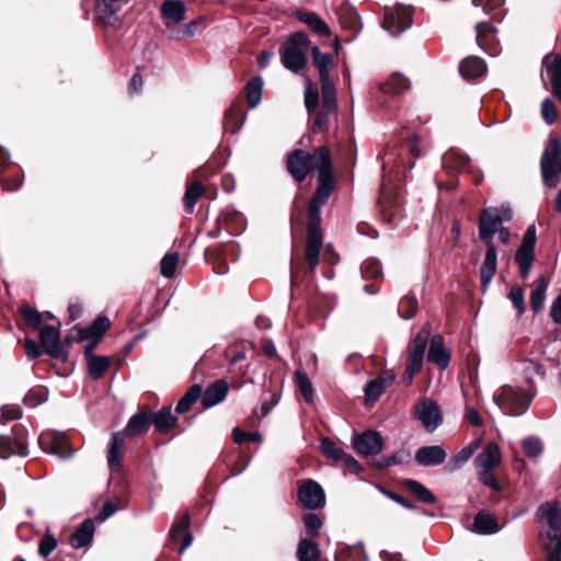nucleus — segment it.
<instances>
[{
	"instance_id": "1",
	"label": "nucleus",
	"mask_w": 561,
	"mask_h": 561,
	"mask_svg": "<svg viewBox=\"0 0 561 561\" xmlns=\"http://www.w3.org/2000/svg\"><path fill=\"white\" fill-rule=\"evenodd\" d=\"M330 152L327 147H319L312 153L301 149L291 151L287 158V170L297 181L302 182L313 169L321 172L330 167Z\"/></svg>"
},
{
	"instance_id": "2",
	"label": "nucleus",
	"mask_w": 561,
	"mask_h": 561,
	"mask_svg": "<svg viewBox=\"0 0 561 561\" xmlns=\"http://www.w3.org/2000/svg\"><path fill=\"white\" fill-rule=\"evenodd\" d=\"M309 43L307 34L296 32L283 44L279 54L286 69L297 73L306 67Z\"/></svg>"
},
{
	"instance_id": "3",
	"label": "nucleus",
	"mask_w": 561,
	"mask_h": 561,
	"mask_svg": "<svg viewBox=\"0 0 561 561\" xmlns=\"http://www.w3.org/2000/svg\"><path fill=\"white\" fill-rule=\"evenodd\" d=\"M540 169L545 185L556 187L561 175V140L558 135H550L549 145L541 156Z\"/></svg>"
},
{
	"instance_id": "4",
	"label": "nucleus",
	"mask_w": 561,
	"mask_h": 561,
	"mask_svg": "<svg viewBox=\"0 0 561 561\" xmlns=\"http://www.w3.org/2000/svg\"><path fill=\"white\" fill-rule=\"evenodd\" d=\"M513 210L508 205L501 207H489L483 209L479 219V238L484 244H494V234L500 230L503 222L510 221Z\"/></svg>"
},
{
	"instance_id": "5",
	"label": "nucleus",
	"mask_w": 561,
	"mask_h": 561,
	"mask_svg": "<svg viewBox=\"0 0 561 561\" xmlns=\"http://www.w3.org/2000/svg\"><path fill=\"white\" fill-rule=\"evenodd\" d=\"M533 396L513 388L511 386H503L499 393L494 394V403L508 415H522L530 407Z\"/></svg>"
},
{
	"instance_id": "6",
	"label": "nucleus",
	"mask_w": 561,
	"mask_h": 561,
	"mask_svg": "<svg viewBox=\"0 0 561 561\" xmlns=\"http://www.w3.org/2000/svg\"><path fill=\"white\" fill-rule=\"evenodd\" d=\"M334 187L332 164L318 174V187L308 204V221L321 222V206L327 203Z\"/></svg>"
},
{
	"instance_id": "7",
	"label": "nucleus",
	"mask_w": 561,
	"mask_h": 561,
	"mask_svg": "<svg viewBox=\"0 0 561 561\" xmlns=\"http://www.w3.org/2000/svg\"><path fill=\"white\" fill-rule=\"evenodd\" d=\"M412 7L397 4L387 11L382 27L391 35L398 36L412 26Z\"/></svg>"
},
{
	"instance_id": "8",
	"label": "nucleus",
	"mask_w": 561,
	"mask_h": 561,
	"mask_svg": "<svg viewBox=\"0 0 561 561\" xmlns=\"http://www.w3.org/2000/svg\"><path fill=\"white\" fill-rule=\"evenodd\" d=\"M311 55L321 82V96L330 103V99L332 100V91H336L329 76L330 69L334 64L333 56L331 54H323L318 46L311 48Z\"/></svg>"
},
{
	"instance_id": "9",
	"label": "nucleus",
	"mask_w": 561,
	"mask_h": 561,
	"mask_svg": "<svg viewBox=\"0 0 561 561\" xmlns=\"http://www.w3.org/2000/svg\"><path fill=\"white\" fill-rule=\"evenodd\" d=\"M38 444L44 451L60 458H69L75 453L68 437L61 432L48 431L42 433L38 437Z\"/></svg>"
},
{
	"instance_id": "10",
	"label": "nucleus",
	"mask_w": 561,
	"mask_h": 561,
	"mask_svg": "<svg viewBox=\"0 0 561 561\" xmlns=\"http://www.w3.org/2000/svg\"><path fill=\"white\" fill-rule=\"evenodd\" d=\"M415 416L428 433L434 432L443 422V414L438 404L428 398H424L416 403Z\"/></svg>"
},
{
	"instance_id": "11",
	"label": "nucleus",
	"mask_w": 561,
	"mask_h": 561,
	"mask_svg": "<svg viewBox=\"0 0 561 561\" xmlns=\"http://www.w3.org/2000/svg\"><path fill=\"white\" fill-rule=\"evenodd\" d=\"M323 244V233L320 224L308 221L306 261L309 270L313 273L319 264L320 251Z\"/></svg>"
},
{
	"instance_id": "12",
	"label": "nucleus",
	"mask_w": 561,
	"mask_h": 561,
	"mask_svg": "<svg viewBox=\"0 0 561 561\" xmlns=\"http://www.w3.org/2000/svg\"><path fill=\"white\" fill-rule=\"evenodd\" d=\"M353 447L365 457L375 456L381 453L383 439L378 432L368 430L353 437Z\"/></svg>"
},
{
	"instance_id": "13",
	"label": "nucleus",
	"mask_w": 561,
	"mask_h": 561,
	"mask_svg": "<svg viewBox=\"0 0 561 561\" xmlns=\"http://www.w3.org/2000/svg\"><path fill=\"white\" fill-rule=\"evenodd\" d=\"M41 344L45 352L53 358L67 359V354L60 344L59 329L54 325H44L39 330Z\"/></svg>"
},
{
	"instance_id": "14",
	"label": "nucleus",
	"mask_w": 561,
	"mask_h": 561,
	"mask_svg": "<svg viewBox=\"0 0 561 561\" xmlns=\"http://www.w3.org/2000/svg\"><path fill=\"white\" fill-rule=\"evenodd\" d=\"M298 497L302 505L309 510L322 507L325 503L323 489L313 480H308L299 486Z\"/></svg>"
},
{
	"instance_id": "15",
	"label": "nucleus",
	"mask_w": 561,
	"mask_h": 561,
	"mask_svg": "<svg viewBox=\"0 0 561 561\" xmlns=\"http://www.w3.org/2000/svg\"><path fill=\"white\" fill-rule=\"evenodd\" d=\"M548 78L554 95L561 102V55L548 54L542 59L541 78Z\"/></svg>"
},
{
	"instance_id": "16",
	"label": "nucleus",
	"mask_w": 561,
	"mask_h": 561,
	"mask_svg": "<svg viewBox=\"0 0 561 561\" xmlns=\"http://www.w3.org/2000/svg\"><path fill=\"white\" fill-rule=\"evenodd\" d=\"M486 251L480 267L481 289L485 293L497 270V251L495 244H485Z\"/></svg>"
},
{
	"instance_id": "17",
	"label": "nucleus",
	"mask_w": 561,
	"mask_h": 561,
	"mask_svg": "<svg viewBox=\"0 0 561 561\" xmlns=\"http://www.w3.org/2000/svg\"><path fill=\"white\" fill-rule=\"evenodd\" d=\"M186 7L182 0H164L161 4V15L168 28L185 19Z\"/></svg>"
},
{
	"instance_id": "18",
	"label": "nucleus",
	"mask_w": 561,
	"mask_h": 561,
	"mask_svg": "<svg viewBox=\"0 0 561 561\" xmlns=\"http://www.w3.org/2000/svg\"><path fill=\"white\" fill-rule=\"evenodd\" d=\"M394 379L396 374L393 371L385 370L377 378L370 380L364 389L366 400L370 402L377 401Z\"/></svg>"
},
{
	"instance_id": "19",
	"label": "nucleus",
	"mask_w": 561,
	"mask_h": 561,
	"mask_svg": "<svg viewBox=\"0 0 561 561\" xmlns=\"http://www.w3.org/2000/svg\"><path fill=\"white\" fill-rule=\"evenodd\" d=\"M501 459V451L497 444L490 442L474 459L477 471L494 470L500 465Z\"/></svg>"
},
{
	"instance_id": "20",
	"label": "nucleus",
	"mask_w": 561,
	"mask_h": 561,
	"mask_svg": "<svg viewBox=\"0 0 561 561\" xmlns=\"http://www.w3.org/2000/svg\"><path fill=\"white\" fill-rule=\"evenodd\" d=\"M446 450L440 445L424 446L416 450L415 460L421 466H438L446 460Z\"/></svg>"
},
{
	"instance_id": "21",
	"label": "nucleus",
	"mask_w": 561,
	"mask_h": 561,
	"mask_svg": "<svg viewBox=\"0 0 561 561\" xmlns=\"http://www.w3.org/2000/svg\"><path fill=\"white\" fill-rule=\"evenodd\" d=\"M228 391L229 386L227 381L219 379L213 382L206 388L202 397V405L205 409H209L217 405L218 403L222 402L226 399Z\"/></svg>"
},
{
	"instance_id": "22",
	"label": "nucleus",
	"mask_w": 561,
	"mask_h": 561,
	"mask_svg": "<svg viewBox=\"0 0 561 561\" xmlns=\"http://www.w3.org/2000/svg\"><path fill=\"white\" fill-rule=\"evenodd\" d=\"M124 446L125 433H114L107 451V463L111 471H118L122 468Z\"/></svg>"
},
{
	"instance_id": "23",
	"label": "nucleus",
	"mask_w": 561,
	"mask_h": 561,
	"mask_svg": "<svg viewBox=\"0 0 561 561\" xmlns=\"http://www.w3.org/2000/svg\"><path fill=\"white\" fill-rule=\"evenodd\" d=\"M428 362L437 365L440 369H446L450 362V354L444 346V339L440 334L432 337L427 354Z\"/></svg>"
},
{
	"instance_id": "24",
	"label": "nucleus",
	"mask_w": 561,
	"mask_h": 561,
	"mask_svg": "<svg viewBox=\"0 0 561 561\" xmlns=\"http://www.w3.org/2000/svg\"><path fill=\"white\" fill-rule=\"evenodd\" d=\"M330 103L322 96V107L321 111L316 115L312 131L313 133H322L328 129L330 119L329 116L335 114L337 112L336 104V91H332V100L330 99Z\"/></svg>"
},
{
	"instance_id": "25",
	"label": "nucleus",
	"mask_w": 561,
	"mask_h": 561,
	"mask_svg": "<svg viewBox=\"0 0 561 561\" xmlns=\"http://www.w3.org/2000/svg\"><path fill=\"white\" fill-rule=\"evenodd\" d=\"M14 455L20 457L28 455V448L25 443L10 435H0V458L8 459Z\"/></svg>"
},
{
	"instance_id": "26",
	"label": "nucleus",
	"mask_w": 561,
	"mask_h": 561,
	"mask_svg": "<svg viewBox=\"0 0 561 561\" xmlns=\"http://www.w3.org/2000/svg\"><path fill=\"white\" fill-rule=\"evenodd\" d=\"M537 516L539 520L546 522L553 533L561 530V507L558 503H542Z\"/></svg>"
},
{
	"instance_id": "27",
	"label": "nucleus",
	"mask_w": 561,
	"mask_h": 561,
	"mask_svg": "<svg viewBox=\"0 0 561 561\" xmlns=\"http://www.w3.org/2000/svg\"><path fill=\"white\" fill-rule=\"evenodd\" d=\"M469 162V157L454 149L448 150L442 157V165L448 173L463 172L466 170L471 171Z\"/></svg>"
},
{
	"instance_id": "28",
	"label": "nucleus",
	"mask_w": 561,
	"mask_h": 561,
	"mask_svg": "<svg viewBox=\"0 0 561 561\" xmlns=\"http://www.w3.org/2000/svg\"><path fill=\"white\" fill-rule=\"evenodd\" d=\"M336 15L343 28L351 30L355 34L362 28L360 16L354 7L343 3L336 9Z\"/></svg>"
},
{
	"instance_id": "29",
	"label": "nucleus",
	"mask_w": 561,
	"mask_h": 561,
	"mask_svg": "<svg viewBox=\"0 0 561 561\" xmlns=\"http://www.w3.org/2000/svg\"><path fill=\"white\" fill-rule=\"evenodd\" d=\"M297 19L305 23L316 35L327 36L331 35L329 25L317 13L298 10L296 12Z\"/></svg>"
},
{
	"instance_id": "30",
	"label": "nucleus",
	"mask_w": 561,
	"mask_h": 561,
	"mask_svg": "<svg viewBox=\"0 0 561 561\" xmlns=\"http://www.w3.org/2000/svg\"><path fill=\"white\" fill-rule=\"evenodd\" d=\"M95 531L94 522L91 518L85 519L71 535L70 545L76 549L89 546L92 542Z\"/></svg>"
},
{
	"instance_id": "31",
	"label": "nucleus",
	"mask_w": 561,
	"mask_h": 561,
	"mask_svg": "<svg viewBox=\"0 0 561 561\" xmlns=\"http://www.w3.org/2000/svg\"><path fill=\"white\" fill-rule=\"evenodd\" d=\"M188 527H190V516L184 515L174 522V524L172 525V527L169 531L170 539H172L174 541H176L180 538L181 534L184 533V538H183L182 545L179 549L180 554L184 553V551L193 542V536L191 533L187 531Z\"/></svg>"
},
{
	"instance_id": "32",
	"label": "nucleus",
	"mask_w": 561,
	"mask_h": 561,
	"mask_svg": "<svg viewBox=\"0 0 561 561\" xmlns=\"http://www.w3.org/2000/svg\"><path fill=\"white\" fill-rule=\"evenodd\" d=\"M151 423V413L139 412L128 420L127 425L122 432L125 433V437L138 436L140 434L146 433Z\"/></svg>"
},
{
	"instance_id": "33",
	"label": "nucleus",
	"mask_w": 561,
	"mask_h": 561,
	"mask_svg": "<svg viewBox=\"0 0 561 561\" xmlns=\"http://www.w3.org/2000/svg\"><path fill=\"white\" fill-rule=\"evenodd\" d=\"M535 251L528 245H520L515 254V262L519 267V275L522 279H527L534 263Z\"/></svg>"
},
{
	"instance_id": "34",
	"label": "nucleus",
	"mask_w": 561,
	"mask_h": 561,
	"mask_svg": "<svg viewBox=\"0 0 561 561\" xmlns=\"http://www.w3.org/2000/svg\"><path fill=\"white\" fill-rule=\"evenodd\" d=\"M151 422L157 431L167 433L178 423V417L172 414L171 407H164L157 413H151Z\"/></svg>"
},
{
	"instance_id": "35",
	"label": "nucleus",
	"mask_w": 561,
	"mask_h": 561,
	"mask_svg": "<svg viewBox=\"0 0 561 561\" xmlns=\"http://www.w3.org/2000/svg\"><path fill=\"white\" fill-rule=\"evenodd\" d=\"M500 527L495 517L484 511H480L473 522V530L481 535H491L497 533Z\"/></svg>"
},
{
	"instance_id": "36",
	"label": "nucleus",
	"mask_w": 561,
	"mask_h": 561,
	"mask_svg": "<svg viewBox=\"0 0 561 561\" xmlns=\"http://www.w3.org/2000/svg\"><path fill=\"white\" fill-rule=\"evenodd\" d=\"M459 70L465 78L473 79L482 76L486 66L484 60L479 57H468L460 62Z\"/></svg>"
},
{
	"instance_id": "37",
	"label": "nucleus",
	"mask_w": 561,
	"mask_h": 561,
	"mask_svg": "<svg viewBox=\"0 0 561 561\" xmlns=\"http://www.w3.org/2000/svg\"><path fill=\"white\" fill-rule=\"evenodd\" d=\"M402 485L411 493H413L423 503L435 504L437 502V497L435 496V494L424 484L416 480L405 479L402 481Z\"/></svg>"
},
{
	"instance_id": "38",
	"label": "nucleus",
	"mask_w": 561,
	"mask_h": 561,
	"mask_svg": "<svg viewBox=\"0 0 561 561\" xmlns=\"http://www.w3.org/2000/svg\"><path fill=\"white\" fill-rule=\"evenodd\" d=\"M111 327V321L107 317L99 316L91 325L79 330V339L85 340L88 337H102L106 330Z\"/></svg>"
},
{
	"instance_id": "39",
	"label": "nucleus",
	"mask_w": 561,
	"mask_h": 561,
	"mask_svg": "<svg viewBox=\"0 0 561 561\" xmlns=\"http://www.w3.org/2000/svg\"><path fill=\"white\" fill-rule=\"evenodd\" d=\"M410 80L402 75L392 76L386 83L379 84V90L385 94H400L410 89Z\"/></svg>"
},
{
	"instance_id": "40",
	"label": "nucleus",
	"mask_w": 561,
	"mask_h": 561,
	"mask_svg": "<svg viewBox=\"0 0 561 561\" xmlns=\"http://www.w3.org/2000/svg\"><path fill=\"white\" fill-rule=\"evenodd\" d=\"M548 286L549 279L546 276H540L530 294V306L535 313L540 312L545 305Z\"/></svg>"
},
{
	"instance_id": "41",
	"label": "nucleus",
	"mask_w": 561,
	"mask_h": 561,
	"mask_svg": "<svg viewBox=\"0 0 561 561\" xmlns=\"http://www.w3.org/2000/svg\"><path fill=\"white\" fill-rule=\"evenodd\" d=\"M203 388L198 383L192 385L184 396L179 400L175 411L179 414L187 412L202 396Z\"/></svg>"
},
{
	"instance_id": "42",
	"label": "nucleus",
	"mask_w": 561,
	"mask_h": 561,
	"mask_svg": "<svg viewBox=\"0 0 561 561\" xmlns=\"http://www.w3.org/2000/svg\"><path fill=\"white\" fill-rule=\"evenodd\" d=\"M298 561H319L320 551L318 545L310 539H301L297 548Z\"/></svg>"
},
{
	"instance_id": "43",
	"label": "nucleus",
	"mask_w": 561,
	"mask_h": 561,
	"mask_svg": "<svg viewBox=\"0 0 561 561\" xmlns=\"http://www.w3.org/2000/svg\"><path fill=\"white\" fill-rule=\"evenodd\" d=\"M479 442H473L463 447L448 462L447 469L453 472L461 468L476 453L478 449Z\"/></svg>"
},
{
	"instance_id": "44",
	"label": "nucleus",
	"mask_w": 561,
	"mask_h": 561,
	"mask_svg": "<svg viewBox=\"0 0 561 561\" xmlns=\"http://www.w3.org/2000/svg\"><path fill=\"white\" fill-rule=\"evenodd\" d=\"M247 100L250 108H254L262 99L263 80L261 77L252 78L247 84Z\"/></svg>"
},
{
	"instance_id": "45",
	"label": "nucleus",
	"mask_w": 561,
	"mask_h": 561,
	"mask_svg": "<svg viewBox=\"0 0 561 561\" xmlns=\"http://www.w3.org/2000/svg\"><path fill=\"white\" fill-rule=\"evenodd\" d=\"M295 380H296V386H297L298 390L300 391V393L302 394L305 401L308 404L313 403L314 390H313V386H312L310 379L308 378V376L305 373L297 370L295 374Z\"/></svg>"
},
{
	"instance_id": "46",
	"label": "nucleus",
	"mask_w": 561,
	"mask_h": 561,
	"mask_svg": "<svg viewBox=\"0 0 561 561\" xmlns=\"http://www.w3.org/2000/svg\"><path fill=\"white\" fill-rule=\"evenodd\" d=\"M87 360L89 373L94 379L101 378L110 366V358L106 356L91 355Z\"/></svg>"
},
{
	"instance_id": "47",
	"label": "nucleus",
	"mask_w": 561,
	"mask_h": 561,
	"mask_svg": "<svg viewBox=\"0 0 561 561\" xmlns=\"http://www.w3.org/2000/svg\"><path fill=\"white\" fill-rule=\"evenodd\" d=\"M379 204L382 211V218L387 222H391L393 220L394 214L398 211V204L392 201L387 190L382 187L381 195L379 198Z\"/></svg>"
},
{
	"instance_id": "48",
	"label": "nucleus",
	"mask_w": 561,
	"mask_h": 561,
	"mask_svg": "<svg viewBox=\"0 0 561 561\" xmlns=\"http://www.w3.org/2000/svg\"><path fill=\"white\" fill-rule=\"evenodd\" d=\"M21 313L26 324L33 330H41L44 320V314L36 309L24 306L21 308Z\"/></svg>"
},
{
	"instance_id": "49",
	"label": "nucleus",
	"mask_w": 561,
	"mask_h": 561,
	"mask_svg": "<svg viewBox=\"0 0 561 561\" xmlns=\"http://www.w3.org/2000/svg\"><path fill=\"white\" fill-rule=\"evenodd\" d=\"M98 12L102 22L106 25L115 26L119 24V18L117 16L116 9L113 8L108 1L104 0L102 4L99 5Z\"/></svg>"
},
{
	"instance_id": "50",
	"label": "nucleus",
	"mask_w": 561,
	"mask_h": 561,
	"mask_svg": "<svg viewBox=\"0 0 561 561\" xmlns=\"http://www.w3.org/2000/svg\"><path fill=\"white\" fill-rule=\"evenodd\" d=\"M417 300L414 296L408 295L402 298L399 305V314L402 319L409 320L416 316Z\"/></svg>"
},
{
	"instance_id": "51",
	"label": "nucleus",
	"mask_w": 561,
	"mask_h": 561,
	"mask_svg": "<svg viewBox=\"0 0 561 561\" xmlns=\"http://www.w3.org/2000/svg\"><path fill=\"white\" fill-rule=\"evenodd\" d=\"M204 192V186L199 182L191 184L184 194L183 203L186 209H193Z\"/></svg>"
},
{
	"instance_id": "52",
	"label": "nucleus",
	"mask_w": 561,
	"mask_h": 561,
	"mask_svg": "<svg viewBox=\"0 0 561 561\" xmlns=\"http://www.w3.org/2000/svg\"><path fill=\"white\" fill-rule=\"evenodd\" d=\"M522 445L526 456L531 459L538 458L543 451L542 442L534 436L524 438Z\"/></svg>"
},
{
	"instance_id": "53",
	"label": "nucleus",
	"mask_w": 561,
	"mask_h": 561,
	"mask_svg": "<svg viewBox=\"0 0 561 561\" xmlns=\"http://www.w3.org/2000/svg\"><path fill=\"white\" fill-rule=\"evenodd\" d=\"M477 31V43L481 48H485L490 43V36L493 35L496 30L489 22H480L476 25Z\"/></svg>"
},
{
	"instance_id": "54",
	"label": "nucleus",
	"mask_w": 561,
	"mask_h": 561,
	"mask_svg": "<svg viewBox=\"0 0 561 561\" xmlns=\"http://www.w3.org/2000/svg\"><path fill=\"white\" fill-rule=\"evenodd\" d=\"M179 264V254L176 252L167 253L161 260V274L167 277H173Z\"/></svg>"
},
{
	"instance_id": "55",
	"label": "nucleus",
	"mask_w": 561,
	"mask_h": 561,
	"mask_svg": "<svg viewBox=\"0 0 561 561\" xmlns=\"http://www.w3.org/2000/svg\"><path fill=\"white\" fill-rule=\"evenodd\" d=\"M524 373L526 381L530 386L534 382L535 376H539L541 379H543L546 374L543 366L541 364L530 359L524 363Z\"/></svg>"
},
{
	"instance_id": "56",
	"label": "nucleus",
	"mask_w": 561,
	"mask_h": 561,
	"mask_svg": "<svg viewBox=\"0 0 561 561\" xmlns=\"http://www.w3.org/2000/svg\"><path fill=\"white\" fill-rule=\"evenodd\" d=\"M321 451L329 458H332L336 461H341L345 451L337 447L330 438H323L321 440Z\"/></svg>"
},
{
	"instance_id": "57",
	"label": "nucleus",
	"mask_w": 561,
	"mask_h": 561,
	"mask_svg": "<svg viewBox=\"0 0 561 561\" xmlns=\"http://www.w3.org/2000/svg\"><path fill=\"white\" fill-rule=\"evenodd\" d=\"M197 25V21H191L181 27L172 28L170 37L172 39L191 38L195 35Z\"/></svg>"
},
{
	"instance_id": "58",
	"label": "nucleus",
	"mask_w": 561,
	"mask_h": 561,
	"mask_svg": "<svg viewBox=\"0 0 561 561\" xmlns=\"http://www.w3.org/2000/svg\"><path fill=\"white\" fill-rule=\"evenodd\" d=\"M508 298L517 313L523 314L525 312V295L523 288L513 286L508 293Z\"/></svg>"
},
{
	"instance_id": "59",
	"label": "nucleus",
	"mask_w": 561,
	"mask_h": 561,
	"mask_svg": "<svg viewBox=\"0 0 561 561\" xmlns=\"http://www.w3.org/2000/svg\"><path fill=\"white\" fill-rule=\"evenodd\" d=\"M319 103V92L314 89L310 82L307 80L306 82V91H305V104L306 108L309 113H312L317 110Z\"/></svg>"
},
{
	"instance_id": "60",
	"label": "nucleus",
	"mask_w": 561,
	"mask_h": 561,
	"mask_svg": "<svg viewBox=\"0 0 561 561\" xmlns=\"http://www.w3.org/2000/svg\"><path fill=\"white\" fill-rule=\"evenodd\" d=\"M57 547V540L50 531H46L39 540L38 553L42 557L49 556Z\"/></svg>"
},
{
	"instance_id": "61",
	"label": "nucleus",
	"mask_w": 561,
	"mask_h": 561,
	"mask_svg": "<svg viewBox=\"0 0 561 561\" xmlns=\"http://www.w3.org/2000/svg\"><path fill=\"white\" fill-rule=\"evenodd\" d=\"M425 350L426 348L411 345L407 366L421 370L423 367Z\"/></svg>"
},
{
	"instance_id": "62",
	"label": "nucleus",
	"mask_w": 561,
	"mask_h": 561,
	"mask_svg": "<svg viewBox=\"0 0 561 561\" xmlns=\"http://www.w3.org/2000/svg\"><path fill=\"white\" fill-rule=\"evenodd\" d=\"M478 477L483 485L491 488L494 492L501 491V484L495 479L493 470H479Z\"/></svg>"
},
{
	"instance_id": "63",
	"label": "nucleus",
	"mask_w": 561,
	"mask_h": 561,
	"mask_svg": "<svg viewBox=\"0 0 561 561\" xmlns=\"http://www.w3.org/2000/svg\"><path fill=\"white\" fill-rule=\"evenodd\" d=\"M541 115L543 121L551 125L557 119V111L554 103L550 99H545L541 103Z\"/></svg>"
},
{
	"instance_id": "64",
	"label": "nucleus",
	"mask_w": 561,
	"mask_h": 561,
	"mask_svg": "<svg viewBox=\"0 0 561 561\" xmlns=\"http://www.w3.org/2000/svg\"><path fill=\"white\" fill-rule=\"evenodd\" d=\"M547 537L550 540L548 548L551 550L549 558H557L561 561V535L548 533Z\"/></svg>"
}]
</instances>
